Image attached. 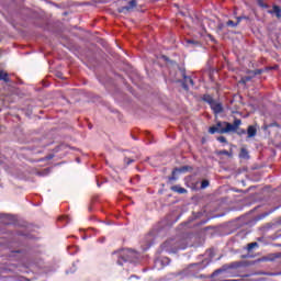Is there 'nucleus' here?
<instances>
[{
  "label": "nucleus",
  "instance_id": "nucleus-1",
  "mask_svg": "<svg viewBox=\"0 0 281 281\" xmlns=\"http://www.w3.org/2000/svg\"><path fill=\"white\" fill-rule=\"evenodd\" d=\"M133 258H137V252L131 249L122 250L119 255L117 265L122 266L124 262H133Z\"/></svg>",
  "mask_w": 281,
  "mask_h": 281
},
{
  "label": "nucleus",
  "instance_id": "nucleus-2",
  "mask_svg": "<svg viewBox=\"0 0 281 281\" xmlns=\"http://www.w3.org/2000/svg\"><path fill=\"white\" fill-rule=\"evenodd\" d=\"M227 126H229V123L227 122L217 123L216 126L210 127L209 133H211V135H214V133H220L222 135L225 133H229L225 132L227 131Z\"/></svg>",
  "mask_w": 281,
  "mask_h": 281
},
{
  "label": "nucleus",
  "instance_id": "nucleus-3",
  "mask_svg": "<svg viewBox=\"0 0 281 281\" xmlns=\"http://www.w3.org/2000/svg\"><path fill=\"white\" fill-rule=\"evenodd\" d=\"M134 8H137V1L132 0L130 1L128 5L120 8L119 12L123 14H128V12H133Z\"/></svg>",
  "mask_w": 281,
  "mask_h": 281
},
{
  "label": "nucleus",
  "instance_id": "nucleus-4",
  "mask_svg": "<svg viewBox=\"0 0 281 281\" xmlns=\"http://www.w3.org/2000/svg\"><path fill=\"white\" fill-rule=\"evenodd\" d=\"M210 104H211V109L212 111H214V113H222L223 112V105H221V103L214 101V100H209Z\"/></svg>",
  "mask_w": 281,
  "mask_h": 281
},
{
  "label": "nucleus",
  "instance_id": "nucleus-5",
  "mask_svg": "<svg viewBox=\"0 0 281 281\" xmlns=\"http://www.w3.org/2000/svg\"><path fill=\"white\" fill-rule=\"evenodd\" d=\"M240 120H235L234 124L228 123L227 130H225V132L234 133L235 131H238V126H240Z\"/></svg>",
  "mask_w": 281,
  "mask_h": 281
},
{
  "label": "nucleus",
  "instance_id": "nucleus-6",
  "mask_svg": "<svg viewBox=\"0 0 281 281\" xmlns=\"http://www.w3.org/2000/svg\"><path fill=\"white\" fill-rule=\"evenodd\" d=\"M181 172H188V167H181V168H176L172 171V176L169 178L170 181H177L176 175H181Z\"/></svg>",
  "mask_w": 281,
  "mask_h": 281
},
{
  "label": "nucleus",
  "instance_id": "nucleus-7",
  "mask_svg": "<svg viewBox=\"0 0 281 281\" xmlns=\"http://www.w3.org/2000/svg\"><path fill=\"white\" fill-rule=\"evenodd\" d=\"M258 133V130L254 125H249L247 130V135L249 138L256 137V134Z\"/></svg>",
  "mask_w": 281,
  "mask_h": 281
},
{
  "label": "nucleus",
  "instance_id": "nucleus-8",
  "mask_svg": "<svg viewBox=\"0 0 281 281\" xmlns=\"http://www.w3.org/2000/svg\"><path fill=\"white\" fill-rule=\"evenodd\" d=\"M194 87V81L191 77H184V82L182 83L183 89H188V87Z\"/></svg>",
  "mask_w": 281,
  "mask_h": 281
},
{
  "label": "nucleus",
  "instance_id": "nucleus-9",
  "mask_svg": "<svg viewBox=\"0 0 281 281\" xmlns=\"http://www.w3.org/2000/svg\"><path fill=\"white\" fill-rule=\"evenodd\" d=\"M270 14H276L277 19H281V9L278 5H274L270 11Z\"/></svg>",
  "mask_w": 281,
  "mask_h": 281
},
{
  "label": "nucleus",
  "instance_id": "nucleus-10",
  "mask_svg": "<svg viewBox=\"0 0 281 281\" xmlns=\"http://www.w3.org/2000/svg\"><path fill=\"white\" fill-rule=\"evenodd\" d=\"M171 190H173V192H178V194H186L188 192V190L181 188V187H172Z\"/></svg>",
  "mask_w": 281,
  "mask_h": 281
},
{
  "label": "nucleus",
  "instance_id": "nucleus-11",
  "mask_svg": "<svg viewBox=\"0 0 281 281\" xmlns=\"http://www.w3.org/2000/svg\"><path fill=\"white\" fill-rule=\"evenodd\" d=\"M0 80H3L4 82H10V78L8 77V72L0 70Z\"/></svg>",
  "mask_w": 281,
  "mask_h": 281
},
{
  "label": "nucleus",
  "instance_id": "nucleus-12",
  "mask_svg": "<svg viewBox=\"0 0 281 281\" xmlns=\"http://www.w3.org/2000/svg\"><path fill=\"white\" fill-rule=\"evenodd\" d=\"M239 157L240 159H249V153L247 151V149L241 148Z\"/></svg>",
  "mask_w": 281,
  "mask_h": 281
},
{
  "label": "nucleus",
  "instance_id": "nucleus-13",
  "mask_svg": "<svg viewBox=\"0 0 281 281\" xmlns=\"http://www.w3.org/2000/svg\"><path fill=\"white\" fill-rule=\"evenodd\" d=\"M209 186H210V181L203 180L202 183H201V189L205 190V188H207Z\"/></svg>",
  "mask_w": 281,
  "mask_h": 281
},
{
  "label": "nucleus",
  "instance_id": "nucleus-14",
  "mask_svg": "<svg viewBox=\"0 0 281 281\" xmlns=\"http://www.w3.org/2000/svg\"><path fill=\"white\" fill-rule=\"evenodd\" d=\"M226 25H228V27H236L238 25V23H235L234 21L229 20Z\"/></svg>",
  "mask_w": 281,
  "mask_h": 281
},
{
  "label": "nucleus",
  "instance_id": "nucleus-15",
  "mask_svg": "<svg viewBox=\"0 0 281 281\" xmlns=\"http://www.w3.org/2000/svg\"><path fill=\"white\" fill-rule=\"evenodd\" d=\"M255 247H258V243L248 244V251H251Z\"/></svg>",
  "mask_w": 281,
  "mask_h": 281
},
{
  "label": "nucleus",
  "instance_id": "nucleus-16",
  "mask_svg": "<svg viewBox=\"0 0 281 281\" xmlns=\"http://www.w3.org/2000/svg\"><path fill=\"white\" fill-rule=\"evenodd\" d=\"M249 80H251V77H244V78H241L243 85H246V82H249Z\"/></svg>",
  "mask_w": 281,
  "mask_h": 281
},
{
  "label": "nucleus",
  "instance_id": "nucleus-17",
  "mask_svg": "<svg viewBox=\"0 0 281 281\" xmlns=\"http://www.w3.org/2000/svg\"><path fill=\"white\" fill-rule=\"evenodd\" d=\"M220 155H227V157H232V153H229L227 150H221Z\"/></svg>",
  "mask_w": 281,
  "mask_h": 281
},
{
  "label": "nucleus",
  "instance_id": "nucleus-18",
  "mask_svg": "<svg viewBox=\"0 0 281 281\" xmlns=\"http://www.w3.org/2000/svg\"><path fill=\"white\" fill-rule=\"evenodd\" d=\"M217 140H220L221 144H225L227 142V139L224 136L217 137Z\"/></svg>",
  "mask_w": 281,
  "mask_h": 281
},
{
  "label": "nucleus",
  "instance_id": "nucleus-19",
  "mask_svg": "<svg viewBox=\"0 0 281 281\" xmlns=\"http://www.w3.org/2000/svg\"><path fill=\"white\" fill-rule=\"evenodd\" d=\"M243 19H247V16H238V18H237V22H236L237 25H238V23H240V22L243 21Z\"/></svg>",
  "mask_w": 281,
  "mask_h": 281
},
{
  "label": "nucleus",
  "instance_id": "nucleus-20",
  "mask_svg": "<svg viewBox=\"0 0 281 281\" xmlns=\"http://www.w3.org/2000/svg\"><path fill=\"white\" fill-rule=\"evenodd\" d=\"M168 245H170V241H167V243H165V244L162 245V247H164V249H165L166 251H168V249H167Z\"/></svg>",
  "mask_w": 281,
  "mask_h": 281
},
{
  "label": "nucleus",
  "instance_id": "nucleus-21",
  "mask_svg": "<svg viewBox=\"0 0 281 281\" xmlns=\"http://www.w3.org/2000/svg\"><path fill=\"white\" fill-rule=\"evenodd\" d=\"M133 164V159H127V165Z\"/></svg>",
  "mask_w": 281,
  "mask_h": 281
},
{
  "label": "nucleus",
  "instance_id": "nucleus-22",
  "mask_svg": "<svg viewBox=\"0 0 281 281\" xmlns=\"http://www.w3.org/2000/svg\"><path fill=\"white\" fill-rule=\"evenodd\" d=\"M164 260L167 262V265H168V262H170V259H168V258H165Z\"/></svg>",
  "mask_w": 281,
  "mask_h": 281
},
{
  "label": "nucleus",
  "instance_id": "nucleus-23",
  "mask_svg": "<svg viewBox=\"0 0 281 281\" xmlns=\"http://www.w3.org/2000/svg\"><path fill=\"white\" fill-rule=\"evenodd\" d=\"M179 249H186V247H179Z\"/></svg>",
  "mask_w": 281,
  "mask_h": 281
},
{
  "label": "nucleus",
  "instance_id": "nucleus-24",
  "mask_svg": "<svg viewBox=\"0 0 281 281\" xmlns=\"http://www.w3.org/2000/svg\"><path fill=\"white\" fill-rule=\"evenodd\" d=\"M164 59H165V60H168V58H167V57H164Z\"/></svg>",
  "mask_w": 281,
  "mask_h": 281
}]
</instances>
